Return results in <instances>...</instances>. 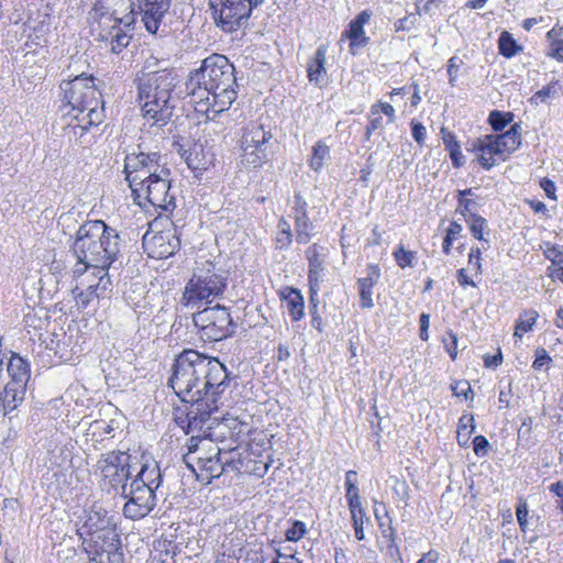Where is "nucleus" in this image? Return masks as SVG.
Instances as JSON below:
<instances>
[{
	"instance_id": "obj_1",
	"label": "nucleus",
	"mask_w": 563,
	"mask_h": 563,
	"mask_svg": "<svg viewBox=\"0 0 563 563\" xmlns=\"http://www.w3.org/2000/svg\"><path fill=\"white\" fill-rule=\"evenodd\" d=\"M168 385L185 402L200 404L198 410H218L228 385L225 366L217 358L185 350L174 361Z\"/></svg>"
},
{
	"instance_id": "obj_2",
	"label": "nucleus",
	"mask_w": 563,
	"mask_h": 563,
	"mask_svg": "<svg viewBox=\"0 0 563 563\" xmlns=\"http://www.w3.org/2000/svg\"><path fill=\"white\" fill-rule=\"evenodd\" d=\"M235 84L234 66L225 56L212 54L189 75L186 82L189 103L206 120H213L235 101Z\"/></svg>"
},
{
	"instance_id": "obj_3",
	"label": "nucleus",
	"mask_w": 563,
	"mask_h": 563,
	"mask_svg": "<svg viewBox=\"0 0 563 563\" xmlns=\"http://www.w3.org/2000/svg\"><path fill=\"white\" fill-rule=\"evenodd\" d=\"M147 65L137 77V98L144 119L152 125L164 126L173 115L179 98L178 76L167 68L151 70Z\"/></svg>"
},
{
	"instance_id": "obj_4",
	"label": "nucleus",
	"mask_w": 563,
	"mask_h": 563,
	"mask_svg": "<svg viewBox=\"0 0 563 563\" xmlns=\"http://www.w3.org/2000/svg\"><path fill=\"white\" fill-rule=\"evenodd\" d=\"M119 234L103 221H88L79 227L71 252L76 262V273L87 267H110L120 252Z\"/></svg>"
},
{
	"instance_id": "obj_5",
	"label": "nucleus",
	"mask_w": 563,
	"mask_h": 563,
	"mask_svg": "<svg viewBox=\"0 0 563 563\" xmlns=\"http://www.w3.org/2000/svg\"><path fill=\"white\" fill-rule=\"evenodd\" d=\"M92 32L113 54H120L132 37L135 10L132 0H98L90 13Z\"/></svg>"
},
{
	"instance_id": "obj_6",
	"label": "nucleus",
	"mask_w": 563,
	"mask_h": 563,
	"mask_svg": "<svg viewBox=\"0 0 563 563\" xmlns=\"http://www.w3.org/2000/svg\"><path fill=\"white\" fill-rule=\"evenodd\" d=\"M228 277L224 271L209 260L198 261L187 282L181 301L186 307L195 308L222 296Z\"/></svg>"
},
{
	"instance_id": "obj_7",
	"label": "nucleus",
	"mask_w": 563,
	"mask_h": 563,
	"mask_svg": "<svg viewBox=\"0 0 563 563\" xmlns=\"http://www.w3.org/2000/svg\"><path fill=\"white\" fill-rule=\"evenodd\" d=\"M136 460V457H134ZM137 462H133L130 454L122 451H112L103 454L98 463L96 474L100 476V486L103 490L123 486L136 470Z\"/></svg>"
},
{
	"instance_id": "obj_8",
	"label": "nucleus",
	"mask_w": 563,
	"mask_h": 563,
	"mask_svg": "<svg viewBox=\"0 0 563 563\" xmlns=\"http://www.w3.org/2000/svg\"><path fill=\"white\" fill-rule=\"evenodd\" d=\"M170 172L156 175L155 179L147 180V184L134 189L132 196L134 201L146 209L153 207L162 214L163 212L172 213L176 207L175 197L169 192L170 189Z\"/></svg>"
},
{
	"instance_id": "obj_9",
	"label": "nucleus",
	"mask_w": 563,
	"mask_h": 563,
	"mask_svg": "<svg viewBox=\"0 0 563 563\" xmlns=\"http://www.w3.org/2000/svg\"><path fill=\"white\" fill-rule=\"evenodd\" d=\"M169 170L157 153H129L124 159L125 179L131 191L155 179L156 175Z\"/></svg>"
},
{
	"instance_id": "obj_10",
	"label": "nucleus",
	"mask_w": 563,
	"mask_h": 563,
	"mask_svg": "<svg viewBox=\"0 0 563 563\" xmlns=\"http://www.w3.org/2000/svg\"><path fill=\"white\" fill-rule=\"evenodd\" d=\"M263 0H209L212 16L224 32H233L244 25L254 8Z\"/></svg>"
},
{
	"instance_id": "obj_11",
	"label": "nucleus",
	"mask_w": 563,
	"mask_h": 563,
	"mask_svg": "<svg viewBox=\"0 0 563 563\" xmlns=\"http://www.w3.org/2000/svg\"><path fill=\"white\" fill-rule=\"evenodd\" d=\"M192 321L203 341H220L233 332L231 314L220 305L198 311L194 314Z\"/></svg>"
},
{
	"instance_id": "obj_12",
	"label": "nucleus",
	"mask_w": 563,
	"mask_h": 563,
	"mask_svg": "<svg viewBox=\"0 0 563 563\" xmlns=\"http://www.w3.org/2000/svg\"><path fill=\"white\" fill-rule=\"evenodd\" d=\"M7 373L10 380L4 385L0 397L5 412L12 411L23 401L30 379V369L22 357L13 354L7 365Z\"/></svg>"
},
{
	"instance_id": "obj_13",
	"label": "nucleus",
	"mask_w": 563,
	"mask_h": 563,
	"mask_svg": "<svg viewBox=\"0 0 563 563\" xmlns=\"http://www.w3.org/2000/svg\"><path fill=\"white\" fill-rule=\"evenodd\" d=\"M271 132L262 124L251 123L244 128L241 137L242 163L251 166H262L268 158V143Z\"/></svg>"
},
{
	"instance_id": "obj_14",
	"label": "nucleus",
	"mask_w": 563,
	"mask_h": 563,
	"mask_svg": "<svg viewBox=\"0 0 563 563\" xmlns=\"http://www.w3.org/2000/svg\"><path fill=\"white\" fill-rule=\"evenodd\" d=\"M156 492L139 482L123 485L122 495L128 499L123 507L124 516L133 520L147 516L156 505Z\"/></svg>"
},
{
	"instance_id": "obj_15",
	"label": "nucleus",
	"mask_w": 563,
	"mask_h": 563,
	"mask_svg": "<svg viewBox=\"0 0 563 563\" xmlns=\"http://www.w3.org/2000/svg\"><path fill=\"white\" fill-rule=\"evenodd\" d=\"M63 90L71 110L76 113L79 112V114L86 111V107L95 106L96 101L101 98V93L96 88L92 78L84 77L82 75L64 82Z\"/></svg>"
},
{
	"instance_id": "obj_16",
	"label": "nucleus",
	"mask_w": 563,
	"mask_h": 563,
	"mask_svg": "<svg viewBox=\"0 0 563 563\" xmlns=\"http://www.w3.org/2000/svg\"><path fill=\"white\" fill-rule=\"evenodd\" d=\"M180 246V240L174 229L155 234L146 233L143 236V247L152 258L163 260L176 253Z\"/></svg>"
},
{
	"instance_id": "obj_17",
	"label": "nucleus",
	"mask_w": 563,
	"mask_h": 563,
	"mask_svg": "<svg viewBox=\"0 0 563 563\" xmlns=\"http://www.w3.org/2000/svg\"><path fill=\"white\" fill-rule=\"evenodd\" d=\"M82 529L90 537L89 544H95V541L112 540L118 536L115 523L108 512L101 508H92L86 518Z\"/></svg>"
},
{
	"instance_id": "obj_18",
	"label": "nucleus",
	"mask_w": 563,
	"mask_h": 563,
	"mask_svg": "<svg viewBox=\"0 0 563 563\" xmlns=\"http://www.w3.org/2000/svg\"><path fill=\"white\" fill-rule=\"evenodd\" d=\"M92 554L89 560L90 563H123V554L120 551L121 541L119 534L112 540L95 541V544H88Z\"/></svg>"
},
{
	"instance_id": "obj_19",
	"label": "nucleus",
	"mask_w": 563,
	"mask_h": 563,
	"mask_svg": "<svg viewBox=\"0 0 563 563\" xmlns=\"http://www.w3.org/2000/svg\"><path fill=\"white\" fill-rule=\"evenodd\" d=\"M294 219L296 224V241L307 244L314 235V224L308 218L307 202L300 195H295Z\"/></svg>"
},
{
	"instance_id": "obj_20",
	"label": "nucleus",
	"mask_w": 563,
	"mask_h": 563,
	"mask_svg": "<svg viewBox=\"0 0 563 563\" xmlns=\"http://www.w3.org/2000/svg\"><path fill=\"white\" fill-rule=\"evenodd\" d=\"M142 21L151 34H156L163 18L170 7V0H142Z\"/></svg>"
},
{
	"instance_id": "obj_21",
	"label": "nucleus",
	"mask_w": 563,
	"mask_h": 563,
	"mask_svg": "<svg viewBox=\"0 0 563 563\" xmlns=\"http://www.w3.org/2000/svg\"><path fill=\"white\" fill-rule=\"evenodd\" d=\"M109 267H87L82 273H76V264L73 268V274L76 282H85L92 286L93 291H99L107 295L111 290V280L108 273Z\"/></svg>"
},
{
	"instance_id": "obj_22",
	"label": "nucleus",
	"mask_w": 563,
	"mask_h": 563,
	"mask_svg": "<svg viewBox=\"0 0 563 563\" xmlns=\"http://www.w3.org/2000/svg\"><path fill=\"white\" fill-rule=\"evenodd\" d=\"M187 166L195 172H203L213 166L216 155L211 146L194 144L185 156Z\"/></svg>"
},
{
	"instance_id": "obj_23",
	"label": "nucleus",
	"mask_w": 563,
	"mask_h": 563,
	"mask_svg": "<svg viewBox=\"0 0 563 563\" xmlns=\"http://www.w3.org/2000/svg\"><path fill=\"white\" fill-rule=\"evenodd\" d=\"M327 45H320L307 62V76L311 84L321 86L327 79L325 58Z\"/></svg>"
},
{
	"instance_id": "obj_24",
	"label": "nucleus",
	"mask_w": 563,
	"mask_h": 563,
	"mask_svg": "<svg viewBox=\"0 0 563 563\" xmlns=\"http://www.w3.org/2000/svg\"><path fill=\"white\" fill-rule=\"evenodd\" d=\"M380 277V271L377 265H369L367 267V276L358 278V295L361 307L371 309L374 307L373 301V288L378 283Z\"/></svg>"
},
{
	"instance_id": "obj_25",
	"label": "nucleus",
	"mask_w": 563,
	"mask_h": 563,
	"mask_svg": "<svg viewBox=\"0 0 563 563\" xmlns=\"http://www.w3.org/2000/svg\"><path fill=\"white\" fill-rule=\"evenodd\" d=\"M132 482H139L140 484L146 485V487L157 490L162 484V473L157 462L148 457H143V462Z\"/></svg>"
},
{
	"instance_id": "obj_26",
	"label": "nucleus",
	"mask_w": 563,
	"mask_h": 563,
	"mask_svg": "<svg viewBox=\"0 0 563 563\" xmlns=\"http://www.w3.org/2000/svg\"><path fill=\"white\" fill-rule=\"evenodd\" d=\"M495 143V150L499 158L505 159L507 155L515 152L521 144L520 126L515 124L507 132L499 135H490Z\"/></svg>"
},
{
	"instance_id": "obj_27",
	"label": "nucleus",
	"mask_w": 563,
	"mask_h": 563,
	"mask_svg": "<svg viewBox=\"0 0 563 563\" xmlns=\"http://www.w3.org/2000/svg\"><path fill=\"white\" fill-rule=\"evenodd\" d=\"M472 152L475 153L478 162L486 169H490L496 164L495 156L499 157V153L495 150V143L490 135L477 139L472 144Z\"/></svg>"
},
{
	"instance_id": "obj_28",
	"label": "nucleus",
	"mask_w": 563,
	"mask_h": 563,
	"mask_svg": "<svg viewBox=\"0 0 563 563\" xmlns=\"http://www.w3.org/2000/svg\"><path fill=\"white\" fill-rule=\"evenodd\" d=\"M220 448L210 439L191 437L188 443V453L185 455L187 464L190 466L192 456L214 457L219 455Z\"/></svg>"
},
{
	"instance_id": "obj_29",
	"label": "nucleus",
	"mask_w": 563,
	"mask_h": 563,
	"mask_svg": "<svg viewBox=\"0 0 563 563\" xmlns=\"http://www.w3.org/2000/svg\"><path fill=\"white\" fill-rule=\"evenodd\" d=\"M71 292L78 309H86L96 299L106 296L102 292L93 291L92 286L88 283V280L76 282Z\"/></svg>"
},
{
	"instance_id": "obj_30",
	"label": "nucleus",
	"mask_w": 563,
	"mask_h": 563,
	"mask_svg": "<svg viewBox=\"0 0 563 563\" xmlns=\"http://www.w3.org/2000/svg\"><path fill=\"white\" fill-rule=\"evenodd\" d=\"M76 120L81 124L82 130H87L89 126L99 125L104 119V108L101 98L96 101V104L86 107V111L82 114L74 113Z\"/></svg>"
},
{
	"instance_id": "obj_31",
	"label": "nucleus",
	"mask_w": 563,
	"mask_h": 563,
	"mask_svg": "<svg viewBox=\"0 0 563 563\" xmlns=\"http://www.w3.org/2000/svg\"><path fill=\"white\" fill-rule=\"evenodd\" d=\"M225 455L227 453L222 454L221 452L212 459L197 455L192 456V461H196L200 470L206 471L210 477L214 478L219 477L224 471V465L230 463Z\"/></svg>"
},
{
	"instance_id": "obj_32",
	"label": "nucleus",
	"mask_w": 563,
	"mask_h": 563,
	"mask_svg": "<svg viewBox=\"0 0 563 563\" xmlns=\"http://www.w3.org/2000/svg\"><path fill=\"white\" fill-rule=\"evenodd\" d=\"M538 317L539 313L532 309L525 310L522 313H520L516 321L514 336L522 339L525 333H528L533 329Z\"/></svg>"
},
{
	"instance_id": "obj_33",
	"label": "nucleus",
	"mask_w": 563,
	"mask_h": 563,
	"mask_svg": "<svg viewBox=\"0 0 563 563\" xmlns=\"http://www.w3.org/2000/svg\"><path fill=\"white\" fill-rule=\"evenodd\" d=\"M330 159V148L322 142L318 141L312 147V154L309 159V166L314 170L319 172L323 168L325 163Z\"/></svg>"
},
{
	"instance_id": "obj_34",
	"label": "nucleus",
	"mask_w": 563,
	"mask_h": 563,
	"mask_svg": "<svg viewBox=\"0 0 563 563\" xmlns=\"http://www.w3.org/2000/svg\"><path fill=\"white\" fill-rule=\"evenodd\" d=\"M287 309L292 320L298 321L303 317V298L296 289H290L285 296Z\"/></svg>"
},
{
	"instance_id": "obj_35",
	"label": "nucleus",
	"mask_w": 563,
	"mask_h": 563,
	"mask_svg": "<svg viewBox=\"0 0 563 563\" xmlns=\"http://www.w3.org/2000/svg\"><path fill=\"white\" fill-rule=\"evenodd\" d=\"M441 134L445 148L450 152V157L452 158L454 166L460 167L463 165V154L460 150L455 135L445 128L441 129Z\"/></svg>"
},
{
	"instance_id": "obj_36",
	"label": "nucleus",
	"mask_w": 563,
	"mask_h": 563,
	"mask_svg": "<svg viewBox=\"0 0 563 563\" xmlns=\"http://www.w3.org/2000/svg\"><path fill=\"white\" fill-rule=\"evenodd\" d=\"M498 48L499 53L506 58H511L523 49L507 31L501 32L498 40Z\"/></svg>"
},
{
	"instance_id": "obj_37",
	"label": "nucleus",
	"mask_w": 563,
	"mask_h": 563,
	"mask_svg": "<svg viewBox=\"0 0 563 563\" xmlns=\"http://www.w3.org/2000/svg\"><path fill=\"white\" fill-rule=\"evenodd\" d=\"M292 242V231L290 223L280 219L277 225L276 236H275V245L278 250H286L290 246Z\"/></svg>"
},
{
	"instance_id": "obj_38",
	"label": "nucleus",
	"mask_w": 563,
	"mask_h": 563,
	"mask_svg": "<svg viewBox=\"0 0 563 563\" xmlns=\"http://www.w3.org/2000/svg\"><path fill=\"white\" fill-rule=\"evenodd\" d=\"M474 418L473 416H462L457 427V441L461 445H466L471 433L474 431Z\"/></svg>"
},
{
	"instance_id": "obj_39",
	"label": "nucleus",
	"mask_w": 563,
	"mask_h": 563,
	"mask_svg": "<svg viewBox=\"0 0 563 563\" xmlns=\"http://www.w3.org/2000/svg\"><path fill=\"white\" fill-rule=\"evenodd\" d=\"M306 257L309 263V268H324V249L318 244H312L306 251Z\"/></svg>"
},
{
	"instance_id": "obj_40",
	"label": "nucleus",
	"mask_w": 563,
	"mask_h": 563,
	"mask_svg": "<svg viewBox=\"0 0 563 563\" xmlns=\"http://www.w3.org/2000/svg\"><path fill=\"white\" fill-rule=\"evenodd\" d=\"M343 36L351 41V51H353L354 46L364 45L366 41L364 26L354 22L350 23L349 30L344 32Z\"/></svg>"
},
{
	"instance_id": "obj_41",
	"label": "nucleus",
	"mask_w": 563,
	"mask_h": 563,
	"mask_svg": "<svg viewBox=\"0 0 563 563\" xmlns=\"http://www.w3.org/2000/svg\"><path fill=\"white\" fill-rule=\"evenodd\" d=\"M394 257L397 265L401 268L413 267L417 258L416 252L406 251L402 246L395 251Z\"/></svg>"
},
{
	"instance_id": "obj_42",
	"label": "nucleus",
	"mask_w": 563,
	"mask_h": 563,
	"mask_svg": "<svg viewBox=\"0 0 563 563\" xmlns=\"http://www.w3.org/2000/svg\"><path fill=\"white\" fill-rule=\"evenodd\" d=\"M323 271L324 268H309L308 269V282L309 289L311 294V299L318 295L320 290V285L323 282Z\"/></svg>"
},
{
	"instance_id": "obj_43",
	"label": "nucleus",
	"mask_w": 563,
	"mask_h": 563,
	"mask_svg": "<svg viewBox=\"0 0 563 563\" xmlns=\"http://www.w3.org/2000/svg\"><path fill=\"white\" fill-rule=\"evenodd\" d=\"M380 113H384L387 117L388 123H394L396 121V112L391 104L382 101L372 104L371 115H378Z\"/></svg>"
},
{
	"instance_id": "obj_44",
	"label": "nucleus",
	"mask_w": 563,
	"mask_h": 563,
	"mask_svg": "<svg viewBox=\"0 0 563 563\" xmlns=\"http://www.w3.org/2000/svg\"><path fill=\"white\" fill-rule=\"evenodd\" d=\"M461 232H462V225L460 223H457L455 221L450 223V225L446 230V235L443 240V252L445 254L450 253L453 241L457 239V236L461 234Z\"/></svg>"
},
{
	"instance_id": "obj_45",
	"label": "nucleus",
	"mask_w": 563,
	"mask_h": 563,
	"mask_svg": "<svg viewBox=\"0 0 563 563\" xmlns=\"http://www.w3.org/2000/svg\"><path fill=\"white\" fill-rule=\"evenodd\" d=\"M113 427L104 420H95L90 423L87 434L93 437L112 435Z\"/></svg>"
},
{
	"instance_id": "obj_46",
	"label": "nucleus",
	"mask_w": 563,
	"mask_h": 563,
	"mask_svg": "<svg viewBox=\"0 0 563 563\" xmlns=\"http://www.w3.org/2000/svg\"><path fill=\"white\" fill-rule=\"evenodd\" d=\"M558 81H552L538 90L532 97L531 101L534 103L545 102L549 98L556 95Z\"/></svg>"
},
{
	"instance_id": "obj_47",
	"label": "nucleus",
	"mask_w": 563,
	"mask_h": 563,
	"mask_svg": "<svg viewBox=\"0 0 563 563\" xmlns=\"http://www.w3.org/2000/svg\"><path fill=\"white\" fill-rule=\"evenodd\" d=\"M512 114H504L497 110L490 112L488 121L495 131H501L511 120Z\"/></svg>"
},
{
	"instance_id": "obj_48",
	"label": "nucleus",
	"mask_w": 563,
	"mask_h": 563,
	"mask_svg": "<svg viewBox=\"0 0 563 563\" xmlns=\"http://www.w3.org/2000/svg\"><path fill=\"white\" fill-rule=\"evenodd\" d=\"M306 525L302 521H294L291 527L287 529L285 537L287 541L296 542L306 533Z\"/></svg>"
},
{
	"instance_id": "obj_49",
	"label": "nucleus",
	"mask_w": 563,
	"mask_h": 563,
	"mask_svg": "<svg viewBox=\"0 0 563 563\" xmlns=\"http://www.w3.org/2000/svg\"><path fill=\"white\" fill-rule=\"evenodd\" d=\"M443 344L445 351L450 354L452 360H455L457 351V335L453 331H448L446 335L443 338Z\"/></svg>"
},
{
	"instance_id": "obj_50",
	"label": "nucleus",
	"mask_w": 563,
	"mask_h": 563,
	"mask_svg": "<svg viewBox=\"0 0 563 563\" xmlns=\"http://www.w3.org/2000/svg\"><path fill=\"white\" fill-rule=\"evenodd\" d=\"M463 60L456 56H453L448 62V75H449V84L454 87L457 79V71Z\"/></svg>"
},
{
	"instance_id": "obj_51",
	"label": "nucleus",
	"mask_w": 563,
	"mask_h": 563,
	"mask_svg": "<svg viewBox=\"0 0 563 563\" xmlns=\"http://www.w3.org/2000/svg\"><path fill=\"white\" fill-rule=\"evenodd\" d=\"M485 219L479 216H472V222L470 224V230L473 233L474 238L477 240H484L483 232L485 229Z\"/></svg>"
},
{
	"instance_id": "obj_52",
	"label": "nucleus",
	"mask_w": 563,
	"mask_h": 563,
	"mask_svg": "<svg viewBox=\"0 0 563 563\" xmlns=\"http://www.w3.org/2000/svg\"><path fill=\"white\" fill-rule=\"evenodd\" d=\"M468 265L473 267L477 275L483 273L482 252L478 247H473L468 254Z\"/></svg>"
},
{
	"instance_id": "obj_53",
	"label": "nucleus",
	"mask_w": 563,
	"mask_h": 563,
	"mask_svg": "<svg viewBox=\"0 0 563 563\" xmlns=\"http://www.w3.org/2000/svg\"><path fill=\"white\" fill-rule=\"evenodd\" d=\"M474 453L477 456H485L487 454V449L489 443L484 435H476L473 440Z\"/></svg>"
},
{
	"instance_id": "obj_54",
	"label": "nucleus",
	"mask_w": 563,
	"mask_h": 563,
	"mask_svg": "<svg viewBox=\"0 0 563 563\" xmlns=\"http://www.w3.org/2000/svg\"><path fill=\"white\" fill-rule=\"evenodd\" d=\"M551 357L544 349H538L536 351V360L533 361L532 367L540 371L545 364L551 362Z\"/></svg>"
},
{
	"instance_id": "obj_55",
	"label": "nucleus",
	"mask_w": 563,
	"mask_h": 563,
	"mask_svg": "<svg viewBox=\"0 0 563 563\" xmlns=\"http://www.w3.org/2000/svg\"><path fill=\"white\" fill-rule=\"evenodd\" d=\"M516 516L521 530L525 531L528 526V507L525 501L518 505Z\"/></svg>"
},
{
	"instance_id": "obj_56",
	"label": "nucleus",
	"mask_w": 563,
	"mask_h": 563,
	"mask_svg": "<svg viewBox=\"0 0 563 563\" xmlns=\"http://www.w3.org/2000/svg\"><path fill=\"white\" fill-rule=\"evenodd\" d=\"M452 391L455 396H464L466 399L468 398L470 394H473L471 385L466 380L456 382L455 384H453Z\"/></svg>"
},
{
	"instance_id": "obj_57",
	"label": "nucleus",
	"mask_w": 563,
	"mask_h": 563,
	"mask_svg": "<svg viewBox=\"0 0 563 563\" xmlns=\"http://www.w3.org/2000/svg\"><path fill=\"white\" fill-rule=\"evenodd\" d=\"M544 255L548 260L553 262L554 264L563 263V252L554 245L548 246L544 250Z\"/></svg>"
},
{
	"instance_id": "obj_58",
	"label": "nucleus",
	"mask_w": 563,
	"mask_h": 563,
	"mask_svg": "<svg viewBox=\"0 0 563 563\" xmlns=\"http://www.w3.org/2000/svg\"><path fill=\"white\" fill-rule=\"evenodd\" d=\"M547 56L563 63V40L554 41L552 45H550V51L548 52Z\"/></svg>"
},
{
	"instance_id": "obj_59",
	"label": "nucleus",
	"mask_w": 563,
	"mask_h": 563,
	"mask_svg": "<svg viewBox=\"0 0 563 563\" xmlns=\"http://www.w3.org/2000/svg\"><path fill=\"white\" fill-rule=\"evenodd\" d=\"M411 132L415 141L421 145L426 139V128L419 122L411 121Z\"/></svg>"
},
{
	"instance_id": "obj_60",
	"label": "nucleus",
	"mask_w": 563,
	"mask_h": 563,
	"mask_svg": "<svg viewBox=\"0 0 563 563\" xmlns=\"http://www.w3.org/2000/svg\"><path fill=\"white\" fill-rule=\"evenodd\" d=\"M351 518L353 521L355 538L361 541L365 537L364 536V527H363L365 515H357V516L351 517Z\"/></svg>"
},
{
	"instance_id": "obj_61",
	"label": "nucleus",
	"mask_w": 563,
	"mask_h": 563,
	"mask_svg": "<svg viewBox=\"0 0 563 563\" xmlns=\"http://www.w3.org/2000/svg\"><path fill=\"white\" fill-rule=\"evenodd\" d=\"M384 126V121H383V118L378 114V115H371V120H369V123H368V126L366 128V139L369 140L372 133L378 129H383Z\"/></svg>"
},
{
	"instance_id": "obj_62",
	"label": "nucleus",
	"mask_w": 563,
	"mask_h": 563,
	"mask_svg": "<svg viewBox=\"0 0 563 563\" xmlns=\"http://www.w3.org/2000/svg\"><path fill=\"white\" fill-rule=\"evenodd\" d=\"M445 0H417V7L429 13L439 8Z\"/></svg>"
},
{
	"instance_id": "obj_63",
	"label": "nucleus",
	"mask_w": 563,
	"mask_h": 563,
	"mask_svg": "<svg viewBox=\"0 0 563 563\" xmlns=\"http://www.w3.org/2000/svg\"><path fill=\"white\" fill-rule=\"evenodd\" d=\"M271 563H301L294 553H282V550H277V558Z\"/></svg>"
},
{
	"instance_id": "obj_64",
	"label": "nucleus",
	"mask_w": 563,
	"mask_h": 563,
	"mask_svg": "<svg viewBox=\"0 0 563 563\" xmlns=\"http://www.w3.org/2000/svg\"><path fill=\"white\" fill-rule=\"evenodd\" d=\"M549 490L553 494H555L559 498L558 506L560 507L561 511L563 512V483L556 482L549 486Z\"/></svg>"
}]
</instances>
